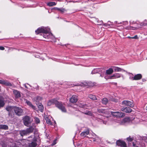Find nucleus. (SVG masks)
Masks as SVG:
<instances>
[{
    "instance_id": "f257e3e1",
    "label": "nucleus",
    "mask_w": 147,
    "mask_h": 147,
    "mask_svg": "<svg viewBox=\"0 0 147 147\" xmlns=\"http://www.w3.org/2000/svg\"><path fill=\"white\" fill-rule=\"evenodd\" d=\"M50 29L48 27H41L36 30L35 32L36 34L40 33L43 34V37L45 38H50L52 36V34L50 33Z\"/></svg>"
},
{
    "instance_id": "f03ea898",
    "label": "nucleus",
    "mask_w": 147,
    "mask_h": 147,
    "mask_svg": "<svg viewBox=\"0 0 147 147\" xmlns=\"http://www.w3.org/2000/svg\"><path fill=\"white\" fill-rule=\"evenodd\" d=\"M53 104H55L56 107L62 112L64 113L66 112V110L64 106V103L61 102H59L55 99L50 100L47 102V105L48 106H50Z\"/></svg>"
},
{
    "instance_id": "7ed1b4c3",
    "label": "nucleus",
    "mask_w": 147,
    "mask_h": 147,
    "mask_svg": "<svg viewBox=\"0 0 147 147\" xmlns=\"http://www.w3.org/2000/svg\"><path fill=\"white\" fill-rule=\"evenodd\" d=\"M34 130V128L32 127H30L26 130L20 131V134L22 136H23L27 134L32 133Z\"/></svg>"
},
{
    "instance_id": "20e7f679",
    "label": "nucleus",
    "mask_w": 147,
    "mask_h": 147,
    "mask_svg": "<svg viewBox=\"0 0 147 147\" xmlns=\"http://www.w3.org/2000/svg\"><path fill=\"white\" fill-rule=\"evenodd\" d=\"M92 133H90L89 130L88 129H87L83 131L80 134V136L82 138L87 137L89 138H92Z\"/></svg>"
},
{
    "instance_id": "39448f33",
    "label": "nucleus",
    "mask_w": 147,
    "mask_h": 147,
    "mask_svg": "<svg viewBox=\"0 0 147 147\" xmlns=\"http://www.w3.org/2000/svg\"><path fill=\"white\" fill-rule=\"evenodd\" d=\"M111 113L112 115L118 118L123 117L125 115L124 113L121 112H111Z\"/></svg>"
},
{
    "instance_id": "423d86ee",
    "label": "nucleus",
    "mask_w": 147,
    "mask_h": 147,
    "mask_svg": "<svg viewBox=\"0 0 147 147\" xmlns=\"http://www.w3.org/2000/svg\"><path fill=\"white\" fill-rule=\"evenodd\" d=\"M14 111L16 115L20 116L22 115L23 114V110L19 107H14Z\"/></svg>"
},
{
    "instance_id": "0eeeda50",
    "label": "nucleus",
    "mask_w": 147,
    "mask_h": 147,
    "mask_svg": "<svg viewBox=\"0 0 147 147\" xmlns=\"http://www.w3.org/2000/svg\"><path fill=\"white\" fill-rule=\"evenodd\" d=\"M91 134L92 137L91 138H92L93 142H96V143L97 144L100 143L102 142L101 140L95 134L93 133Z\"/></svg>"
},
{
    "instance_id": "6e6552de",
    "label": "nucleus",
    "mask_w": 147,
    "mask_h": 147,
    "mask_svg": "<svg viewBox=\"0 0 147 147\" xmlns=\"http://www.w3.org/2000/svg\"><path fill=\"white\" fill-rule=\"evenodd\" d=\"M23 121L24 125L26 126H28L30 123V117L28 116H26L23 119Z\"/></svg>"
},
{
    "instance_id": "1a4fd4ad",
    "label": "nucleus",
    "mask_w": 147,
    "mask_h": 147,
    "mask_svg": "<svg viewBox=\"0 0 147 147\" xmlns=\"http://www.w3.org/2000/svg\"><path fill=\"white\" fill-rule=\"evenodd\" d=\"M117 145L121 147H127V145L125 142L121 140H118L116 142Z\"/></svg>"
},
{
    "instance_id": "9d476101",
    "label": "nucleus",
    "mask_w": 147,
    "mask_h": 147,
    "mask_svg": "<svg viewBox=\"0 0 147 147\" xmlns=\"http://www.w3.org/2000/svg\"><path fill=\"white\" fill-rule=\"evenodd\" d=\"M121 110L122 111L128 113H131L132 111L131 109L128 107H123L121 109Z\"/></svg>"
},
{
    "instance_id": "9b49d317",
    "label": "nucleus",
    "mask_w": 147,
    "mask_h": 147,
    "mask_svg": "<svg viewBox=\"0 0 147 147\" xmlns=\"http://www.w3.org/2000/svg\"><path fill=\"white\" fill-rule=\"evenodd\" d=\"M78 100V96L76 95H73L70 98V101L72 103H74L76 102Z\"/></svg>"
},
{
    "instance_id": "f8f14e48",
    "label": "nucleus",
    "mask_w": 147,
    "mask_h": 147,
    "mask_svg": "<svg viewBox=\"0 0 147 147\" xmlns=\"http://www.w3.org/2000/svg\"><path fill=\"white\" fill-rule=\"evenodd\" d=\"M14 107L11 106H8L6 108V110L9 112L8 114L9 116L10 115V114L12 113L14 111Z\"/></svg>"
},
{
    "instance_id": "ddd939ff",
    "label": "nucleus",
    "mask_w": 147,
    "mask_h": 147,
    "mask_svg": "<svg viewBox=\"0 0 147 147\" xmlns=\"http://www.w3.org/2000/svg\"><path fill=\"white\" fill-rule=\"evenodd\" d=\"M0 84L5 85L7 86H11L12 84L11 83L6 80H0Z\"/></svg>"
},
{
    "instance_id": "4468645a",
    "label": "nucleus",
    "mask_w": 147,
    "mask_h": 147,
    "mask_svg": "<svg viewBox=\"0 0 147 147\" xmlns=\"http://www.w3.org/2000/svg\"><path fill=\"white\" fill-rule=\"evenodd\" d=\"M27 140L30 142H32V141H36V140L34 136L32 135L28 137Z\"/></svg>"
},
{
    "instance_id": "2eb2a0df",
    "label": "nucleus",
    "mask_w": 147,
    "mask_h": 147,
    "mask_svg": "<svg viewBox=\"0 0 147 147\" xmlns=\"http://www.w3.org/2000/svg\"><path fill=\"white\" fill-rule=\"evenodd\" d=\"M25 101L26 103L28 105L32 108L33 109L35 110L36 108L35 106L33 105L30 102L27 100H25Z\"/></svg>"
},
{
    "instance_id": "dca6fc26",
    "label": "nucleus",
    "mask_w": 147,
    "mask_h": 147,
    "mask_svg": "<svg viewBox=\"0 0 147 147\" xmlns=\"http://www.w3.org/2000/svg\"><path fill=\"white\" fill-rule=\"evenodd\" d=\"M13 93L15 95L16 97L18 98L21 97V94L19 91L17 90H14Z\"/></svg>"
},
{
    "instance_id": "f3484780",
    "label": "nucleus",
    "mask_w": 147,
    "mask_h": 147,
    "mask_svg": "<svg viewBox=\"0 0 147 147\" xmlns=\"http://www.w3.org/2000/svg\"><path fill=\"white\" fill-rule=\"evenodd\" d=\"M142 75L141 74H137L134 76V80H138L141 79Z\"/></svg>"
},
{
    "instance_id": "a211bd4d",
    "label": "nucleus",
    "mask_w": 147,
    "mask_h": 147,
    "mask_svg": "<svg viewBox=\"0 0 147 147\" xmlns=\"http://www.w3.org/2000/svg\"><path fill=\"white\" fill-rule=\"evenodd\" d=\"M114 70L115 71H122L123 70V71H125V70H123V69L118 67H115V66H113V67Z\"/></svg>"
},
{
    "instance_id": "6ab92c4d",
    "label": "nucleus",
    "mask_w": 147,
    "mask_h": 147,
    "mask_svg": "<svg viewBox=\"0 0 147 147\" xmlns=\"http://www.w3.org/2000/svg\"><path fill=\"white\" fill-rule=\"evenodd\" d=\"M98 111L99 113L107 114L108 112L107 110L105 109H98Z\"/></svg>"
},
{
    "instance_id": "aec40b11",
    "label": "nucleus",
    "mask_w": 147,
    "mask_h": 147,
    "mask_svg": "<svg viewBox=\"0 0 147 147\" xmlns=\"http://www.w3.org/2000/svg\"><path fill=\"white\" fill-rule=\"evenodd\" d=\"M113 72V70L112 68H109L106 71V74L107 75L111 74Z\"/></svg>"
},
{
    "instance_id": "412c9836",
    "label": "nucleus",
    "mask_w": 147,
    "mask_h": 147,
    "mask_svg": "<svg viewBox=\"0 0 147 147\" xmlns=\"http://www.w3.org/2000/svg\"><path fill=\"white\" fill-rule=\"evenodd\" d=\"M38 107L39 110L41 112H42L44 109V107L41 103H39L38 106Z\"/></svg>"
},
{
    "instance_id": "4be33fe9",
    "label": "nucleus",
    "mask_w": 147,
    "mask_h": 147,
    "mask_svg": "<svg viewBox=\"0 0 147 147\" xmlns=\"http://www.w3.org/2000/svg\"><path fill=\"white\" fill-rule=\"evenodd\" d=\"M36 141H32L31 143L29 144V146L30 147H36L37 145V144L35 142Z\"/></svg>"
},
{
    "instance_id": "5701e85b",
    "label": "nucleus",
    "mask_w": 147,
    "mask_h": 147,
    "mask_svg": "<svg viewBox=\"0 0 147 147\" xmlns=\"http://www.w3.org/2000/svg\"><path fill=\"white\" fill-rule=\"evenodd\" d=\"M8 129V127L5 125H0V129L7 130Z\"/></svg>"
},
{
    "instance_id": "b1692460",
    "label": "nucleus",
    "mask_w": 147,
    "mask_h": 147,
    "mask_svg": "<svg viewBox=\"0 0 147 147\" xmlns=\"http://www.w3.org/2000/svg\"><path fill=\"white\" fill-rule=\"evenodd\" d=\"M108 100L106 98H103L102 100V102L103 104L106 105L108 102Z\"/></svg>"
},
{
    "instance_id": "393cba45",
    "label": "nucleus",
    "mask_w": 147,
    "mask_h": 147,
    "mask_svg": "<svg viewBox=\"0 0 147 147\" xmlns=\"http://www.w3.org/2000/svg\"><path fill=\"white\" fill-rule=\"evenodd\" d=\"M88 97L90 98L93 100H96L97 98L95 96L92 94H89L88 95Z\"/></svg>"
},
{
    "instance_id": "a878e982",
    "label": "nucleus",
    "mask_w": 147,
    "mask_h": 147,
    "mask_svg": "<svg viewBox=\"0 0 147 147\" xmlns=\"http://www.w3.org/2000/svg\"><path fill=\"white\" fill-rule=\"evenodd\" d=\"M134 104L133 101H129L127 106H129L131 107H134Z\"/></svg>"
},
{
    "instance_id": "bb28decb",
    "label": "nucleus",
    "mask_w": 147,
    "mask_h": 147,
    "mask_svg": "<svg viewBox=\"0 0 147 147\" xmlns=\"http://www.w3.org/2000/svg\"><path fill=\"white\" fill-rule=\"evenodd\" d=\"M114 79L119 78L121 77V75L119 73H115L113 75Z\"/></svg>"
},
{
    "instance_id": "cd10ccee",
    "label": "nucleus",
    "mask_w": 147,
    "mask_h": 147,
    "mask_svg": "<svg viewBox=\"0 0 147 147\" xmlns=\"http://www.w3.org/2000/svg\"><path fill=\"white\" fill-rule=\"evenodd\" d=\"M83 113L86 115H88L90 116H92V113H91V112L88 111H86L83 112Z\"/></svg>"
},
{
    "instance_id": "c85d7f7f",
    "label": "nucleus",
    "mask_w": 147,
    "mask_h": 147,
    "mask_svg": "<svg viewBox=\"0 0 147 147\" xmlns=\"http://www.w3.org/2000/svg\"><path fill=\"white\" fill-rule=\"evenodd\" d=\"M45 120H46L47 123L50 125H51L52 124V123L50 120L47 117H46L45 118Z\"/></svg>"
},
{
    "instance_id": "c756f323",
    "label": "nucleus",
    "mask_w": 147,
    "mask_h": 147,
    "mask_svg": "<svg viewBox=\"0 0 147 147\" xmlns=\"http://www.w3.org/2000/svg\"><path fill=\"white\" fill-rule=\"evenodd\" d=\"M34 121L36 123H40V120L39 118L37 117H35L34 118Z\"/></svg>"
},
{
    "instance_id": "7c9ffc66",
    "label": "nucleus",
    "mask_w": 147,
    "mask_h": 147,
    "mask_svg": "<svg viewBox=\"0 0 147 147\" xmlns=\"http://www.w3.org/2000/svg\"><path fill=\"white\" fill-rule=\"evenodd\" d=\"M55 5L56 3L54 2H49L47 3V5L49 6H51Z\"/></svg>"
},
{
    "instance_id": "2f4dec72",
    "label": "nucleus",
    "mask_w": 147,
    "mask_h": 147,
    "mask_svg": "<svg viewBox=\"0 0 147 147\" xmlns=\"http://www.w3.org/2000/svg\"><path fill=\"white\" fill-rule=\"evenodd\" d=\"M130 121V119L129 117H127L123 119V121L125 122H128Z\"/></svg>"
},
{
    "instance_id": "473e14b6",
    "label": "nucleus",
    "mask_w": 147,
    "mask_h": 147,
    "mask_svg": "<svg viewBox=\"0 0 147 147\" xmlns=\"http://www.w3.org/2000/svg\"><path fill=\"white\" fill-rule=\"evenodd\" d=\"M128 101V100H124L122 102V105L127 106Z\"/></svg>"
},
{
    "instance_id": "72a5a7b5",
    "label": "nucleus",
    "mask_w": 147,
    "mask_h": 147,
    "mask_svg": "<svg viewBox=\"0 0 147 147\" xmlns=\"http://www.w3.org/2000/svg\"><path fill=\"white\" fill-rule=\"evenodd\" d=\"M79 107H87V105L84 104H82V103H80L79 104Z\"/></svg>"
},
{
    "instance_id": "f704fd0d",
    "label": "nucleus",
    "mask_w": 147,
    "mask_h": 147,
    "mask_svg": "<svg viewBox=\"0 0 147 147\" xmlns=\"http://www.w3.org/2000/svg\"><path fill=\"white\" fill-rule=\"evenodd\" d=\"M97 68L94 69L92 71L91 73L92 74H95L98 73Z\"/></svg>"
},
{
    "instance_id": "c9c22d12",
    "label": "nucleus",
    "mask_w": 147,
    "mask_h": 147,
    "mask_svg": "<svg viewBox=\"0 0 147 147\" xmlns=\"http://www.w3.org/2000/svg\"><path fill=\"white\" fill-rule=\"evenodd\" d=\"M109 23H111V22L110 21H108V22L107 23H105L103 24V25L105 26V27H108L110 26V25L111 24H110Z\"/></svg>"
},
{
    "instance_id": "e433bc0d",
    "label": "nucleus",
    "mask_w": 147,
    "mask_h": 147,
    "mask_svg": "<svg viewBox=\"0 0 147 147\" xmlns=\"http://www.w3.org/2000/svg\"><path fill=\"white\" fill-rule=\"evenodd\" d=\"M123 24L124 25H126L127 24H128V22L127 21L123 22H120V23H118V24Z\"/></svg>"
},
{
    "instance_id": "4c0bfd02",
    "label": "nucleus",
    "mask_w": 147,
    "mask_h": 147,
    "mask_svg": "<svg viewBox=\"0 0 147 147\" xmlns=\"http://www.w3.org/2000/svg\"><path fill=\"white\" fill-rule=\"evenodd\" d=\"M132 76L130 75L129 78L130 80H134V76L133 77V75L132 74H130Z\"/></svg>"
},
{
    "instance_id": "58836bf2",
    "label": "nucleus",
    "mask_w": 147,
    "mask_h": 147,
    "mask_svg": "<svg viewBox=\"0 0 147 147\" xmlns=\"http://www.w3.org/2000/svg\"><path fill=\"white\" fill-rule=\"evenodd\" d=\"M134 139V138H132L128 137L127 138V141L129 142L132 141Z\"/></svg>"
},
{
    "instance_id": "ea45409f",
    "label": "nucleus",
    "mask_w": 147,
    "mask_h": 147,
    "mask_svg": "<svg viewBox=\"0 0 147 147\" xmlns=\"http://www.w3.org/2000/svg\"><path fill=\"white\" fill-rule=\"evenodd\" d=\"M98 73H99L102 71L103 69L102 68H97Z\"/></svg>"
},
{
    "instance_id": "a19ab883",
    "label": "nucleus",
    "mask_w": 147,
    "mask_h": 147,
    "mask_svg": "<svg viewBox=\"0 0 147 147\" xmlns=\"http://www.w3.org/2000/svg\"><path fill=\"white\" fill-rule=\"evenodd\" d=\"M131 39H137L138 38V37L137 35H136L134 37H131Z\"/></svg>"
},
{
    "instance_id": "79ce46f5",
    "label": "nucleus",
    "mask_w": 147,
    "mask_h": 147,
    "mask_svg": "<svg viewBox=\"0 0 147 147\" xmlns=\"http://www.w3.org/2000/svg\"><path fill=\"white\" fill-rule=\"evenodd\" d=\"M140 25L141 26H145L147 25V23H142L140 24Z\"/></svg>"
},
{
    "instance_id": "37998d69",
    "label": "nucleus",
    "mask_w": 147,
    "mask_h": 147,
    "mask_svg": "<svg viewBox=\"0 0 147 147\" xmlns=\"http://www.w3.org/2000/svg\"><path fill=\"white\" fill-rule=\"evenodd\" d=\"M24 85L25 86V87L26 88H28V87L27 86V85H28V86H30V85L28 83H26V84H24Z\"/></svg>"
},
{
    "instance_id": "c03bdc74",
    "label": "nucleus",
    "mask_w": 147,
    "mask_h": 147,
    "mask_svg": "<svg viewBox=\"0 0 147 147\" xmlns=\"http://www.w3.org/2000/svg\"><path fill=\"white\" fill-rule=\"evenodd\" d=\"M108 78L109 79H114V77L113 76V75L111 76H109V77Z\"/></svg>"
},
{
    "instance_id": "a18cd8bd",
    "label": "nucleus",
    "mask_w": 147,
    "mask_h": 147,
    "mask_svg": "<svg viewBox=\"0 0 147 147\" xmlns=\"http://www.w3.org/2000/svg\"><path fill=\"white\" fill-rule=\"evenodd\" d=\"M59 10L62 12H64L65 11V9H59Z\"/></svg>"
},
{
    "instance_id": "49530a36",
    "label": "nucleus",
    "mask_w": 147,
    "mask_h": 147,
    "mask_svg": "<svg viewBox=\"0 0 147 147\" xmlns=\"http://www.w3.org/2000/svg\"><path fill=\"white\" fill-rule=\"evenodd\" d=\"M4 48L2 46H0V50H3L4 49Z\"/></svg>"
},
{
    "instance_id": "de8ad7c7",
    "label": "nucleus",
    "mask_w": 147,
    "mask_h": 147,
    "mask_svg": "<svg viewBox=\"0 0 147 147\" xmlns=\"http://www.w3.org/2000/svg\"><path fill=\"white\" fill-rule=\"evenodd\" d=\"M131 28H130V29H132L133 30H136L137 29V28H136L133 27H131Z\"/></svg>"
},
{
    "instance_id": "09e8293b",
    "label": "nucleus",
    "mask_w": 147,
    "mask_h": 147,
    "mask_svg": "<svg viewBox=\"0 0 147 147\" xmlns=\"http://www.w3.org/2000/svg\"><path fill=\"white\" fill-rule=\"evenodd\" d=\"M102 24H103V22L102 21H101L100 22V23L98 24V25H101Z\"/></svg>"
},
{
    "instance_id": "8fccbe9b",
    "label": "nucleus",
    "mask_w": 147,
    "mask_h": 147,
    "mask_svg": "<svg viewBox=\"0 0 147 147\" xmlns=\"http://www.w3.org/2000/svg\"><path fill=\"white\" fill-rule=\"evenodd\" d=\"M102 122L103 123L105 124H107V122H105V121H102Z\"/></svg>"
},
{
    "instance_id": "3c124183",
    "label": "nucleus",
    "mask_w": 147,
    "mask_h": 147,
    "mask_svg": "<svg viewBox=\"0 0 147 147\" xmlns=\"http://www.w3.org/2000/svg\"><path fill=\"white\" fill-rule=\"evenodd\" d=\"M132 145L134 147H135V144H134V142L132 143Z\"/></svg>"
},
{
    "instance_id": "603ef678",
    "label": "nucleus",
    "mask_w": 147,
    "mask_h": 147,
    "mask_svg": "<svg viewBox=\"0 0 147 147\" xmlns=\"http://www.w3.org/2000/svg\"><path fill=\"white\" fill-rule=\"evenodd\" d=\"M142 81L143 82H145L146 81V80L144 79H142Z\"/></svg>"
},
{
    "instance_id": "864d4df0",
    "label": "nucleus",
    "mask_w": 147,
    "mask_h": 147,
    "mask_svg": "<svg viewBox=\"0 0 147 147\" xmlns=\"http://www.w3.org/2000/svg\"><path fill=\"white\" fill-rule=\"evenodd\" d=\"M127 38H131V37L128 36V37H127Z\"/></svg>"
},
{
    "instance_id": "5fc2aeb1",
    "label": "nucleus",
    "mask_w": 147,
    "mask_h": 147,
    "mask_svg": "<svg viewBox=\"0 0 147 147\" xmlns=\"http://www.w3.org/2000/svg\"><path fill=\"white\" fill-rule=\"evenodd\" d=\"M146 109L147 111V105L146 107Z\"/></svg>"
},
{
    "instance_id": "6e6d98bb",
    "label": "nucleus",
    "mask_w": 147,
    "mask_h": 147,
    "mask_svg": "<svg viewBox=\"0 0 147 147\" xmlns=\"http://www.w3.org/2000/svg\"><path fill=\"white\" fill-rule=\"evenodd\" d=\"M56 143H55V144H54L53 145H54Z\"/></svg>"
},
{
    "instance_id": "4d7b16f0",
    "label": "nucleus",
    "mask_w": 147,
    "mask_h": 147,
    "mask_svg": "<svg viewBox=\"0 0 147 147\" xmlns=\"http://www.w3.org/2000/svg\"><path fill=\"white\" fill-rule=\"evenodd\" d=\"M5 146V145H3V146Z\"/></svg>"
},
{
    "instance_id": "13d9d810",
    "label": "nucleus",
    "mask_w": 147,
    "mask_h": 147,
    "mask_svg": "<svg viewBox=\"0 0 147 147\" xmlns=\"http://www.w3.org/2000/svg\"><path fill=\"white\" fill-rule=\"evenodd\" d=\"M100 76H101V77H102V76L101 75H100Z\"/></svg>"
}]
</instances>
